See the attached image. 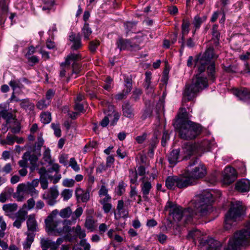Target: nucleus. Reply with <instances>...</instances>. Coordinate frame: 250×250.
<instances>
[{"mask_svg": "<svg viewBox=\"0 0 250 250\" xmlns=\"http://www.w3.org/2000/svg\"><path fill=\"white\" fill-rule=\"evenodd\" d=\"M115 217L116 219L120 218H127L128 215V210L125 208L124 202L123 200H119L116 210L114 212Z\"/></svg>", "mask_w": 250, "mask_h": 250, "instance_id": "a211bd4d", "label": "nucleus"}, {"mask_svg": "<svg viewBox=\"0 0 250 250\" xmlns=\"http://www.w3.org/2000/svg\"><path fill=\"white\" fill-rule=\"evenodd\" d=\"M180 153L179 149H175L170 151L167 155V160L171 167L175 166L179 162Z\"/></svg>", "mask_w": 250, "mask_h": 250, "instance_id": "393cba45", "label": "nucleus"}, {"mask_svg": "<svg viewBox=\"0 0 250 250\" xmlns=\"http://www.w3.org/2000/svg\"><path fill=\"white\" fill-rule=\"evenodd\" d=\"M18 192H23L28 193L31 196L36 197L38 196L39 191L35 188L31 187L27 184H20L18 186Z\"/></svg>", "mask_w": 250, "mask_h": 250, "instance_id": "6ab92c4d", "label": "nucleus"}, {"mask_svg": "<svg viewBox=\"0 0 250 250\" xmlns=\"http://www.w3.org/2000/svg\"><path fill=\"white\" fill-rule=\"evenodd\" d=\"M213 201L212 193L206 190L195 196L187 208L183 209L174 202L168 201L165 207V210L168 212V215L175 221L179 222L185 218L186 222L188 223L195 215L203 216L210 213L213 210Z\"/></svg>", "mask_w": 250, "mask_h": 250, "instance_id": "f257e3e1", "label": "nucleus"}, {"mask_svg": "<svg viewBox=\"0 0 250 250\" xmlns=\"http://www.w3.org/2000/svg\"><path fill=\"white\" fill-rule=\"evenodd\" d=\"M75 195L78 201L86 202L89 199V192L84 190L80 188H77L75 191Z\"/></svg>", "mask_w": 250, "mask_h": 250, "instance_id": "a878e982", "label": "nucleus"}, {"mask_svg": "<svg viewBox=\"0 0 250 250\" xmlns=\"http://www.w3.org/2000/svg\"><path fill=\"white\" fill-rule=\"evenodd\" d=\"M51 127L54 130V134L56 136L59 137L61 136V130L60 128L59 125L52 123Z\"/></svg>", "mask_w": 250, "mask_h": 250, "instance_id": "864d4df0", "label": "nucleus"}, {"mask_svg": "<svg viewBox=\"0 0 250 250\" xmlns=\"http://www.w3.org/2000/svg\"><path fill=\"white\" fill-rule=\"evenodd\" d=\"M187 172L194 184H196V181L203 178L207 173L206 168L205 165L197 158L192 159L189 162L187 167Z\"/></svg>", "mask_w": 250, "mask_h": 250, "instance_id": "39448f33", "label": "nucleus"}, {"mask_svg": "<svg viewBox=\"0 0 250 250\" xmlns=\"http://www.w3.org/2000/svg\"><path fill=\"white\" fill-rule=\"evenodd\" d=\"M198 154L201 155L202 153L209 151L214 145V141L204 140L200 142L195 143Z\"/></svg>", "mask_w": 250, "mask_h": 250, "instance_id": "4468645a", "label": "nucleus"}, {"mask_svg": "<svg viewBox=\"0 0 250 250\" xmlns=\"http://www.w3.org/2000/svg\"><path fill=\"white\" fill-rule=\"evenodd\" d=\"M75 180L73 179H64L62 181V185L65 187L70 188L74 186L75 184Z\"/></svg>", "mask_w": 250, "mask_h": 250, "instance_id": "603ef678", "label": "nucleus"}, {"mask_svg": "<svg viewBox=\"0 0 250 250\" xmlns=\"http://www.w3.org/2000/svg\"><path fill=\"white\" fill-rule=\"evenodd\" d=\"M152 188V184L150 182L143 181L142 184H141V190L143 194V197L145 200L148 199V195Z\"/></svg>", "mask_w": 250, "mask_h": 250, "instance_id": "bb28decb", "label": "nucleus"}, {"mask_svg": "<svg viewBox=\"0 0 250 250\" xmlns=\"http://www.w3.org/2000/svg\"><path fill=\"white\" fill-rule=\"evenodd\" d=\"M125 86L126 88V94H128L131 91L132 88V80L129 78L125 79Z\"/></svg>", "mask_w": 250, "mask_h": 250, "instance_id": "4d7b16f0", "label": "nucleus"}, {"mask_svg": "<svg viewBox=\"0 0 250 250\" xmlns=\"http://www.w3.org/2000/svg\"><path fill=\"white\" fill-rule=\"evenodd\" d=\"M201 126L190 121L183 122L179 129L180 137L185 140L195 138L201 132Z\"/></svg>", "mask_w": 250, "mask_h": 250, "instance_id": "423d86ee", "label": "nucleus"}, {"mask_svg": "<svg viewBox=\"0 0 250 250\" xmlns=\"http://www.w3.org/2000/svg\"><path fill=\"white\" fill-rule=\"evenodd\" d=\"M20 105L21 108H23L26 112L29 113L33 111L35 108L34 104L30 102L28 99L21 100Z\"/></svg>", "mask_w": 250, "mask_h": 250, "instance_id": "7c9ffc66", "label": "nucleus"}, {"mask_svg": "<svg viewBox=\"0 0 250 250\" xmlns=\"http://www.w3.org/2000/svg\"><path fill=\"white\" fill-rule=\"evenodd\" d=\"M186 176H177V188H186L188 186L195 185L193 180L191 179L187 172Z\"/></svg>", "mask_w": 250, "mask_h": 250, "instance_id": "dca6fc26", "label": "nucleus"}, {"mask_svg": "<svg viewBox=\"0 0 250 250\" xmlns=\"http://www.w3.org/2000/svg\"><path fill=\"white\" fill-rule=\"evenodd\" d=\"M28 231L34 232L38 230V224L35 218V215L34 214H30L27 217L26 222Z\"/></svg>", "mask_w": 250, "mask_h": 250, "instance_id": "b1692460", "label": "nucleus"}, {"mask_svg": "<svg viewBox=\"0 0 250 250\" xmlns=\"http://www.w3.org/2000/svg\"><path fill=\"white\" fill-rule=\"evenodd\" d=\"M72 210L70 207L63 208L59 212V215L62 218H68L72 216Z\"/></svg>", "mask_w": 250, "mask_h": 250, "instance_id": "4c0bfd02", "label": "nucleus"}, {"mask_svg": "<svg viewBox=\"0 0 250 250\" xmlns=\"http://www.w3.org/2000/svg\"><path fill=\"white\" fill-rule=\"evenodd\" d=\"M237 178V173L234 168L231 167H226L223 173V181L225 184L233 183Z\"/></svg>", "mask_w": 250, "mask_h": 250, "instance_id": "9b49d317", "label": "nucleus"}, {"mask_svg": "<svg viewBox=\"0 0 250 250\" xmlns=\"http://www.w3.org/2000/svg\"><path fill=\"white\" fill-rule=\"evenodd\" d=\"M82 34L83 36L84 40H89L90 36L92 34V30L89 27V25L87 22L84 23L82 29Z\"/></svg>", "mask_w": 250, "mask_h": 250, "instance_id": "f704fd0d", "label": "nucleus"}, {"mask_svg": "<svg viewBox=\"0 0 250 250\" xmlns=\"http://www.w3.org/2000/svg\"><path fill=\"white\" fill-rule=\"evenodd\" d=\"M35 205V202L33 198H30L28 199L27 201V205L24 204L23 206V208L22 209H24L23 208H26L27 206V208L28 210H30L34 207Z\"/></svg>", "mask_w": 250, "mask_h": 250, "instance_id": "680f3d73", "label": "nucleus"}, {"mask_svg": "<svg viewBox=\"0 0 250 250\" xmlns=\"http://www.w3.org/2000/svg\"><path fill=\"white\" fill-rule=\"evenodd\" d=\"M218 26L216 24L213 25L212 28V34L213 37L215 38L217 42L218 41L220 37V33L217 30Z\"/></svg>", "mask_w": 250, "mask_h": 250, "instance_id": "e2e57ef3", "label": "nucleus"}, {"mask_svg": "<svg viewBox=\"0 0 250 250\" xmlns=\"http://www.w3.org/2000/svg\"><path fill=\"white\" fill-rule=\"evenodd\" d=\"M146 137L147 134L146 133H144L142 135L137 136L135 138V140L138 144H141L144 142V141L146 139Z\"/></svg>", "mask_w": 250, "mask_h": 250, "instance_id": "774afa93", "label": "nucleus"}, {"mask_svg": "<svg viewBox=\"0 0 250 250\" xmlns=\"http://www.w3.org/2000/svg\"><path fill=\"white\" fill-rule=\"evenodd\" d=\"M9 84L12 87L13 92H18V90H21L23 87V84L19 80H13L9 83Z\"/></svg>", "mask_w": 250, "mask_h": 250, "instance_id": "c9c22d12", "label": "nucleus"}, {"mask_svg": "<svg viewBox=\"0 0 250 250\" xmlns=\"http://www.w3.org/2000/svg\"><path fill=\"white\" fill-rule=\"evenodd\" d=\"M169 140V135L167 131H164L162 138L161 144L163 146H165L167 142Z\"/></svg>", "mask_w": 250, "mask_h": 250, "instance_id": "052dcab7", "label": "nucleus"}, {"mask_svg": "<svg viewBox=\"0 0 250 250\" xmlns=\"http://www.w3.org/2000/svg\"><path fill=\"white\" fill-rule=\"evenodd\" d=\"M120 114L115 109L114 106L110 105V125H114L119 120Z\"/></svg>", "mask_w": 250, "mask_h": 250, "instance_id": "c756f323", "label": "nucleus"}, {"mask_svg": "<svg viewBox=\"0 0 250 250\" xmlns=\"http://www.w3.org/2000/svg\"><path fill=\"white\" fill-rule=\"evenodd\" d=\"M152 73L150 71L145 73V79L143 84L144 87L146 94H152L154 92L155 86L151 82Z\"/></svg>", "mask_w": 250, "mask_h": 250, "instance_id": "2eb2a0df", "label": "nucleus"}, {"mask_svg": "<svg viewBox=\"0 0 250 250\" xmlns=\"http://www.w3.org/2000/svg\"><path fill=\"white\" fill-rule=\"evenodd\" d=\"M44 151L43 153V159L46 163L51 164L52 163V159L51 156V150L48 147L44 146Z\"/></svg>", "mask_w": 250, "mask_h": 250, "instance_id": "ea45409f", "label": "nucleus"}, {"mask_svg": "<svg viewBox=\"0 0 250 250\" xmlns=\"http://www.w3.org/2000/svg\"><path fill=\"white\" fill-rule=\"evenodd\" d=\"M235 188L241 192H247L250 190V181L248 179H242L237 182Z\"/></svg>", "mask_w": 250, "mask_h": 250, "instance_id": "5701e85b", "label": "nucleus"}, {"mask_svg": "<svg viewBox=\"0 0 250 250\" xmlns=\"http://www.w3.org/2000/svg\"><path fill=\"white\" fill-rule=\"evenodd\" d=\"M5 236V232L2 230H0V247L3 249L8 248V244L6 242L2 240V238Z\"/></svg>", "mask_w": 250, "mask_h": 250, "instance_id": "5fc2aeb1", "label": "nucleus"}, {"mask_svg": "<svg viewBox=\"0 0 250 250\" xmlns=\"http://www.w3.org/2000/svg\"><path fill=\"white\" fill-rule=\"evenodd\" d=\"M207 17H200L199 15H196L193 19V24L194 25V27L195 28V30L193 32V34H195V31L197 29H198L201 27V24L206 20Z\"/></svg>", "mask_w": 250, "mask_h": 250, "instance_id": "473e14b6", "label": "nucleus"}, {"mask_svg": "<svg viewBox=\"0 0 250 250\" xmlns=\"http://www.w3.org/2000/svg\"><path fill=\"white\" fill-rule=\"evenodd\" d=\"M41 246L42 248H45L47 249L50 248V250H58V247L55 242L48 239L42 238L41 240Z\"/></svg>", "mask_w": 250, "mask_h": 250, "instance_id": "cd10ccee", "label": "nucleus"}, {"mask_svg": "<svg viewBox=\"0 0 250 250\" xmlns=\"http://www.w3.org/2000/svg\"><path fill=\"white\" fill-rule=\"evenodd\" d=\"M59 192L57 186H53L44 192L42 195V198L46 201L47 204L50 206L55 205L57 203V198Z\"/></svg>", "mask_w": 250, "mask_h": 250, "instance_id": "1a4fd4ad", "label": "nucleus"}, {"mask_svg": "<svg viewBox=\"0 0 250 250\" xmlns=\"http://www.w3.org/2000/svg\"><path fill=\"white\" fill-rule=\"evenodd\" d=\"M250 241V222L247 229L236 232L234 236L229 239L227 247L222 248L220 242L212 238H202L200 245L207 250H237L240 246L249 244Z\"/></svg>", "mask_w": 250, "mask_h": 250, "instance_id": "7ed1b4c3", "label": "nucleus"}, {"mask_svg": "<svg viewBox=\"0 0 250 250\" xmlns=\"http://www.w3.org/2000/svg\"><path fill=\"white\" fill-rule=\"evenodd\" d=\"M129 177L130 183L132 184H136L138 179L137 171L130 169L129 171Z\"/></svg>", "mask_w": 250, "mask_h": 250, "instance_id": "c03bdc74", "label": "nucleus"}, {"mask_svg": "<svg viewBox=\"0 0 250 250\" xmlns=\"http://www.w3.org/2000/svg\"><path fill=\"white\" fill-rule=\"evenodd\" d=\"M218 55L216 54L212 47L207 49L202 57H199L195 61V66L198 68V73L192 79L190 84L187 85L183 94V101H189L194 98L199 92L208 85L206 77L203 76L207 65L211 60L216 59Z\"/></svg>", "mask_w": 250, "mask_h": 250, "instance_id": "f03ea898", "label": "nucleus"}, {"mask_svg": "<svg viewBox=\"0 0 250 250\" xmlns=\"http://www.w3.org/2000/svg\"><path fill=\"white\" fill-rule=\"evenodd\" d=\"M117 43L120 50H132L138 48L137 44L132 43L130 41L127 40L120 39Z\"/></svg>", "mask_w": 250, "mask_h": 250, "instance_id": "4be33fe9", "label": "nucleus"}, {"mask_svg": "<svg viewBox=\"0 0 250 250\" xmlns=\"http://www.w3.org/2000/svg\"><path fill=\"white\" fill-rule=\"evenodd\" d=\"M99 45V42L98 41H91L89 42V49L91 52H94L98 46Z\"/></svg>", "mask_w": 250, "mask_h": 250, "instance_id": "bf43d9fd", "label": "nucleus"}, {"mask_svg": "<svg viewBox=\"0 0 250 250\" xmlns=\"http://www.w3.org/2000/svg\"><path fill=\"white\" fill-rule=\"evenodd\" d=\"M69 166L75 171L78 172L80 168L74 158H71L69 161Z\"/></svg>", "mask_w": 250, "mask_h": 250, "instance_id": "09e8293b", "label": "nucleus"}, {"mask_svg": "<svg viewBox=\"0 0 250 250\" xmlns=\"http://www.w3.org/2000/svg\"><path fill=\"white\" fill-rule=\"evenodd\" d=\"M195 153H198L195 143L194 144L190 143L184 144L182 147L181 155L183 159H189L190 157Z\"/></svg>", "mask_w": 250, "mask_h": 250, "instance_id": "f8f14e48", "label": "nucleus"}, {"mask_svg": "<svg viewBox=\"0 0 250 250\" xmlns=\"http://www.w3.org/2000/svg\"><path fill=\"white\" fill-rule=\"evenodd\" d=\"M234 94L239 99L244 102H250V90L243 88L241 89H236L234 90Z\"/></svg>", "mask_w": 250, "mask_h": 250, "instance_id": "aec40b11", "label": "nucleus"}, {"mask_svg": "<svg viewBox=\"0 0 250 250\" xmlns=\"http://www.w3.org/2000/svg\"><path fill=\"white\" fill-rule=\"evenodd\" d=\"M177 176H169L166 180V186L168 189H174L177 187Z\"/></svg>", "mask_w": 250, "mask_h": 250, "instance_id": "c85d7f7f", "label": "nucleus"}, {"mask_svg": "<svg viewBox=\"0 0 250 250\" xmlns=\"http://www.w3.org/2000/svg\"><path fill=\"white\" fill-rule=\"evenodd\" d=\"M45 224L47 231L57 232L58 234H66L70 231L71 221L67 220L61 221L57 220L53 221L52 214L49 215L45 220Z\"/></svg>", "mask_w": 250, "mask_h": 250, "instance_id": "20e7f679", "label": "nucleus"}, {"mask_svg": "<svg viewBox=\"0 0 250 250\" xmlns=\"http://www.w3.org/2000/svg\"><path fill=\"white\" fill-rule=\"evenodd\" d=\"M123 114L127 118H131L133 116V109L128 103H125L123 105Z\"/></svg>", "mask_w": 250, "mask_h": 250, "instance_id": "72a5a7b5", "label": "nucleus"}, {"mask_svg": "<svg viewBox=\"0 0 250 250\" xmlns=\"http://www.w3.org/2000/svg\"><path fill=\"white\" fill-rule=\"evenodd\" d=\"M26 234L27 237L23 243V247L24 249L28 250L30 249L31 245L34 241L35 235L33 233L29 232H27Z\"/></svg>", "mask_w": 250, "mask_h": 250, "instance_id": "2f4dec72", "label": "nucleus"}, {"mask_svg": "<svg viewBox=\"0 0 250 250\" xmlns=\"http://www.w3.org/2000/svg\"><path fill=\"white\" fill-rule=\"evenodd\" d=\"M125 186L124 183L123 182L120 183L116 189V192L118 194L121 195L125 192Z\"/></svg>", "mask_w": 250, "mask_h": 250, "instance_id": "0e129e2a", "label": "nucleus"}, {"mask_svg": "<svg viewBox=\"0 0 250 250\" xmlns=\"http://www.w3.org/2000/svg\"><path fill=\"white\" fill-rule=\"evenodd\" d=\"M108 191L107 188L104 185L101 186L99 191V195L101 198L100 202L106 213L109 212V197Z\"/></svg>", "mask_w": 250, "mask_h": 250, "instance_id": "9d476101", "label": "nucleus"}, {"mask_svg": "<svg viewBox=\"0 0 250 250\" xmlns=\"http://www.w3.org/2000/svg\"><path fill=\"white\" fill-rule=\"evenodd\" d=\"M141 94L142 90L141 89H135L133 92L131 98L134 101H137L139 99Z\"/></svg>", "mask_w": 250, "mask_h": 250, "instance_id": "13d9d810", "label": "nucleus"}, {"mask_svg": "<svg viewBox=\"0 0 250 250\" xmlns=\"http://www.w3.org/2000/svg\"><path fill=\"white\" fill-rule=\"evenodd\" d=\"M41 155V151H39V149L36 150L28 147V150L23 154V158H27L31 164L34 166L36 164Z\"/></svg>", "mask_w": 250, "mask_h": 250, "instance_id": "ddd939ff", "label": "nucleus"}, {"mask_svg": "<svg viewBox=\"0 0 250 250\" xmlns=\"http://www.w3.org/2000/svg\"><path fill=\"white\" fill-rule=\"evenodd\" d=\"M83 58L82 54L79 52L77 53L71 52L66 57L65 62L62 63V65L70 68V65L72 64V73L78 74L81 70V65L78 61Z\"/></svg>", "mask_w": 250, "mask_h": 250, "instance_id": "6e6552de", "label": "nucleus"}, {"mask_svg": "<svg viewBox=\"0 0 250 250\" xmlns=\"http://www.w3.org/2000/svg\"><path fill=\"white\" fill-rule=\"evenodd\" d=\"M69 40L71 43V49L73 51H76L81 49L83 46L81 37L78 34L76 35L74 33H71L69 35Z\"/></svg>", "mask_w": 250, "mask_h": 250, "instance_id": "f3484780", "label": "nucleus"}, {"mask_svg": "<svg viewBox=\"0 0 250 250\" xmlns=\"http://www.w3.org/2000/svg\"><path fill=\"white\" fill-rule=\"evenodd\" d=\"M75 232L78 236L80 239H83V238L85 236V232L84 230L82 229L80 226H77L75 229Z\"/></svg>", "mask_w": 250, "mask_h": 250, "instance_id": "3c124183", "label": "nucleus"}, {"mask_svg": "<svg viewBox=\"0 0 250 250\" xmlns=\"http://www.w3.org/2000/svg\"><path fill=\"white\" fill-rule=\"evenodd\" d=\"M27 211L24 209H20L16 214V220L13 223V226L18 229L21 227V224L25 220Z\"/></svg>", "mask_w": 250, "mask_h": 250, "instance_id": "412c9836", "label": "nucleus"}, {"mask_svg": "<svg viewBox=\"0 0 250 250\" xmlns=\"http://www.w3.org/2000/svg\"><path fill=\"white\" fill-rule=\"evenodd\" d=\"M190 22L188 20L184 19L183 20L181 28H182V36H184L188 34L189 32V26Z\"/></svg>", "mask_w": 250, "mask_h": 250, "instance_id": "e433bc0d", "label": "nucleus"}, {"mask_svg": "<svg viewBox=\"0 0 250 250\" xmlns=\"http://www.w3.org/2000/svg\"><path fill=\"white\" fill-rule=\"evenodd\" d=\"M6 140L8 145H12L15 142V136L8 133L6 136Z\"/></svg>", "mask_w": 250, "mask_h": 250, "instance_id": "338daca9", "label": "nucleus"}, {"mask_svg": "<svg viewBox=\"0 0 250 250\" xmlns=\"http://www.w3.org/2000/svg\"><path fill=\"white\" fill-rule=\"evenodd\" d=\"M83 212V209L82 207H79L77 208L76 210L72 213L71 216V220H69L71 221V224L73 223H75L76 221V220L79 218L81 215L82 214Z\"/></svg>", "mask_w": 250, "mask_h": 250, "instance_id": "58836bf2", "label": "nucleus"}, {"mask_svg": "<svg viewBox=\"0 0 250 250\" xmlns=\"http://www.w3.org/2000/svg\"><path fill=\"white\" fill-rule=\"evenodd\" d=\"M2 208L6 212H12L17 209V205L15 204H6L3 206Z\"/></svg>", "mask_w": 250, "mask_h": 250, "instance_id": "de8ad7c7", "label": "nucleus"}, {"mask_svg": "<svg viewBox=\"0 0 250 250\" xmlns=\"http://www.w3.org/2000/svg\"><path fill=\"white\" fill-rule=\"evenodd\" d=\"M243 214V207L242 203L237 202L231 206L225 215L224 220V228L226 229H229L232 224L236 221Z\"/></svg>", "mask_w": 250, "mask_h": 250, "instance_id": "0eeeda50", "label": "nucleus"}, {"mask_svg": "<svg viewBox=\"0 0 250 250\" xmlns=\"http://www.w3.org/2000/svg\"><path fill=\"white\" fill-rule=\"evenodd\" d=\"M73 191L70 189H64L61 192V196L64 201H67L72 196Z\"/></svg>", "mask_w": 250, "mask_h": 250, "instance_id": "37998d69", "label": "nucleus"}, {"mask_svg": "<svg viewBox=\"0 0 250 250\" xmlns=\"http://www.w3.org/2000/svg\"><path fill=\"white\" fill-rule=\"evenodd\" d=\"M3 119H5L7 123L11 121V120L14 119L15 116L11 113L8 112L7 110L4 113V114H2L1 116Z\"/></svg>", "mask_w": 250, "mask_h": 250, "instance_id": "6e6d98bb", "label": "nucleus"}, {"mask_svg": "<svg viewBox=\"0 0 250 250\" xmlns=\"http://www.w3.org/2000/svg\"><path fill=\"white\" fill-rule=\"evenodd\" d=\"M43 144L44 140L41 135L38 136L37 141L35 143V145L34 146H30L29 147L35 150L39 149V151H41V147Z\"/></svg>", "mask_w": 250, "mask_h": 250, "instance_id": "a19ab883", "label": "nucleus"}, {"mask_svg": "<svg viewBox=\"0 0 250 250\" xmlns=\"http://www.w3.org/2000/svg\"><path fill=\"white\" fill-rule=\"evenodd\" d=\"M207 71L208 76L212 80H214V73L215 72V64L213 62H211L207 68Z\"/></svg>", "mask_w": 250, "mask_h": 250, "instance_id": "49530a36", "label": "nucleus"}, {"mask_svg": "<svg viewBox=\"0 0 250 250\" xmlns=\"http://www.w3.org/2000/svg\"><path fill=\"white\" fill-rule=\"evenodd\" d=\"M41 121L44 124H47L50 122L51 120V114L49 112H43L41 114Z\"/></svg>", "mask_w": 250, "mask_h": 250, "instance_id": "79ce46f5", "label": "nucleus"}, {"mask_svg": "<svg viewBox=\"0 0 250 250\" xmlns=\"http://www.w3.org/2000/svg\"><path fill=\"white\" fill-rule=\"evenodd\" d=\"M54 4L53 1L48 0L44 2V5L42 6V9L43 11L49 10L51 9Z\"/></svg>", "mask_w": 250, "mask_h": 250, "instance_id": "69168bd1", "label": "nucleus"}, {"mask_svg": "<svg viewBox=\"0 0 250 250\" xmlns=\"http://www.w3.org/2000/svg\"><path fill=\"white\" fill-rule=\"evenodd\" d=\"M85 226L87 229L92 231L94 229V220L91 217L87 218L85 221Z\"/></svg>", "mask_w": 250, "mask_h": 250, "instance_id": "8fccbe9b", "label": "nucleus"}, {"mask_svg": "<svg viewBox=\"0 0 250 250\" xmlns=\"http://www.w3.org/2000/svg\"><path fill=\"white\" fill-rule=\"evenodd\" d=\"M50 101H47L46 99H42L39 101L37 104V107L40 110L46 108L49 104Z\"/></svg>", "mask_w": 250, "mask_h": 250, "instance_id": "a18cd8bd", "label": "nucleus"}]
</instances>
